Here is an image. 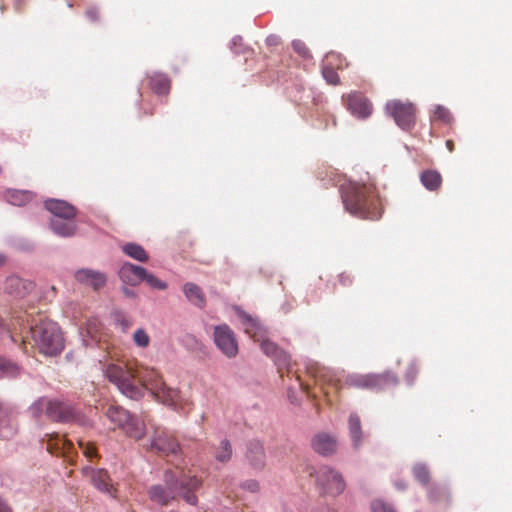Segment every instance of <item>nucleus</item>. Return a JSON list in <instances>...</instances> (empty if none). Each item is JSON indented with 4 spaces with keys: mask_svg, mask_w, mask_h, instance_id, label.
<instances>
[{
    "mask_svg": "<svg viewBox=\"0 0 512 512\" xmlns=\"http://www.w3.org/2000/svg\"><path fill=\"white\" fill-rule=\"evenodd\" d=\"M105 377L128 398L138 399L148 390L158 401L176 405L180 399L177 389L168 387L154 369L136 360H112L103 366Z\"/></svg>",
    "mask_w": 512,
    "mask_h": 512,
    "instance_id": "obj_1",
    "label": "nucleus"
},
{
    "mask_svg": "<svg viewBox=\"0 0 512 512\" xmlns=\"http://www.w3.org/2000/svg\"><path fill=\"white\" fill-rule=\"evenodd\" d=\"M202 480L194 475H187L182 469L166 470L164 483L155 484L147 490L150 501L160 506H169L178 498L190 505L198 503L196 492L201 488Z\"/></svg>",
    "mask_w": 512,
    "mask_h": 512,
    "instance_id": "obj_2",
    "label": "nucleus"
},
{
    "mask_svg": "<svg viewBox=\"0 0 512 512\" xmlns=\"http://www.w3.org/2000/svg\"><path fill=\"white\" fill-rule=\"evenodd\" d=\"M342 201L345 209L354 216L378 220L383 213L381 200L372 185L349 182L342 186Z\"/></svg>",
    "mask_w": 512,
    "mask_h": 512,
    "instance_id": "obj_3",
    "label": "nucleus"
},
{
    "mask_svg": "<svg viewBox=\"0 0 512 512\" xmlns=\"http://www.w3.org/2000/svg\"><path fill=\"white\" fill-rule=\"evenodd\" d=\"M27 334L33 341L32 346L37 347L45 355H56L64 347L62 333L57 323L42 315H39L37 322L34 319L31 320ZM21 340L26 351V343H30L28 335L21 337Z\"/></svg>",
    "mask_w": 512,
    "mask_h": 512,
    "instance_id": "obj_4",
    "label": "nucleus"
},
{
    "mask_svg": "<svg viewBox=\"0 0 512 512\" xmlns=\"http://www.w3.org/2000/svg\"><path fill=\"white\" fill-rule=\"evenodd\" d=\"M148 426L151 430L149 435L151 450L164 456H177L181 453V446L174 432L150 420H148Z\"/></svg>",
    "mask_w": 512,
    "mask_h": 512,
    "instance_id": "obj_5",
    "label": "nucleus"
},
{
    "mask_svg": "<svg viewBox=\"0 0 512 512\" xmlns=\"http://www.w3.org/2000/svg\"><path fill=\"white\" fill-rule=\"evenodd\" d=\"M385 111L402 130L411 131L414 128L417 119V108L414 103L393 99L386 103Z\"/></svg>",
    "mask_w": 512,
    "mask_h": 512,
    "instance_id": "obj_6",
    "label": "nucleus"
},
{
    "mask_svg": "<svg viewBox=\"0 0 512 512\" xmlns=\"http://www.w3.org/2000/svg\"><path fill=\"white\" fill-rule=\"evenodd\" d=\"M45 413L53 421L57 422H73L82 427H91V420L75 410L67 403L49 400L45 404Z\"/></svg>",
    "mask_w": 512,
    "mask_h": 512,
    "instance_id": "obj_7",
    "label": "nucleus"
},
{
    "mask_svg": "<svg viewBox=\"0 0 512 512\" xmlns=\"http://www.w3.org/2000/svg\"><path fill=\"white\" fill-rule=\"evenodd\" d=\"M398 378L391 372L382 374H355L350 375L345 379L347 387L369 389V390H383L390 385H396Z\"/></svg>",
    "mask_w": 512,
    "mask_h": 512,
    "instance_id": "obj_8",
    "label": "nucleus"
},
{
    "mask_svg": "<svg viewBox=\"0 0 512 512\" xmlns=\"http://www.w3.org/2000/svg\"><path fill=\"white\" fill-rule=\"evenodd\" d=\"M316 482L321 489L330 496L342 494L346 488V482L342 474L335 469L323 466L316 472Z\"/></svg>",
    "mask_w": 512,
    "mask_h": 512,
    "instance_id": "obj_9",
    "label": "nucleus"
},
{
    "mask_svg": "<svg viewBox=\"0 0 512 512\" xmlns=\"http://www.w3.org/2000/svg\"><path fill=\"white\" fill-rule=\"evenodd\" d=\"M345 108L357 119L369 118L373 111L371 101L361 92L352 91L342 96Z\"/></svg>",
    "mask_w": 512,
    "mask_h": 512,
    "instance_id": "obj_10",
    "label": "nucleus"
},
{
    "mask_svg": "<svg viewBox=\"0 0 512 512\" xmlns=\"http://www.w3.org/2000/svg\"><path fill=\"white\" fill-rule=\"evenodd\" d=\"M214 342L218 349L228 358H233L237 355V340L234 332L228 325H218L214 328Z\"/></svg>",
    "mask_w": 512,
    "mask_h": 512,
    "instance_id": "obj_11",
    "label": "nucleus"
},
{
    "mask_svg": "<svg viewBox=\"0 0 512 512\" xmlns=\"http://www.w3.org/2000/svg\"><path fill=\"white\" fill-rule=\"evenodd\" d=\"M261 349L267 356L271 357L280 368L286 367L288 375H295L296 379L300 383V387L308 393V386L301 382L300 376L297 374V371L293 369V366L290 363V356L286 352L269 340H262Z\"/></svg>",
    "mask_w": 512,
    "mask_h": 512,
    "instance_id": "obj_12",
    "label": "nucleus"
},
{
    "mask_svg": "<svg viewBox=\"0 0 512 512\" xmlns=\"http://www.w3.org/2000/svg\"><path fill=\"white\" fill-rule=\"evenodd\" d=\"M82 472L90 479L91 483L98 490L107 493L112 497H116V489L111 483V479L105 470L85 467Z\"/></svg>",
    "mask_w": 512,
    "mask_h": 512,
    "instance_id": "obj_13",
    "label": "nucleus"
},
{
    "mask_svg": "<svg viewBox=\"0 0 512 512\" xmlns=\"http://www.w3.org/2000/svg\"><path fill=\"white\" fill-rule=\"evenodd\" d=\"M47 450L56 456H63L71 461V451L73 450V443L67 440L64 436L54 433L46 434Z\"/></svg>",
    "mask_w": 512,
    "mask_h": 512,
    "instance_id": "obj_14",
    "label": "nucleus"
},
{
    "mask_svg": "<svg viewBox=\"0 0 512 512\" xmlns=\"http://www.w3.org/2000/svg\"><path fill=\"white\" fill-rule=\"evenodd\" d=\"M45 208L57 217L56 219L73 220L77 214L76 208L64 200L49 199L45 201Z\"/></svg>",
    "mask_w": 512,
    "mask_h": 512,
    "instance_id": "obj_15",
    "label": "nucleus"
},
{
    "mask_svg": "<svg viewBox=\"0 0 512 512\" xmlns=\"http://www.w3.org/2000/svg\"><path fill=\"white\" fill-rule=\"evenodd\" d=\"M77 282L98 290L106 284L105 274L92 269H79L74 275Z\"/></svg>",
    "mask_w": 512,
    "mask_h": 512,
    "instance_id": "obj_16",
    "label": "nucleus"
},
{
    "mask_svg": "<svg viewBox=\"0 0 512 512\" xmlns=\"http://www.w3.org/2000/svg\"><path fill=\"white\" fill-rule=\"evenodd\" d=\"M146 276V269L141 266L125 262L119 269V277L129 285L135 286L143 281Z\"/></svg>",
    "mask_w": 512,
    "mask_h": 512,
    "instance_id": "obj_17",
    "label": "nucleus"
},
{
    "mask_svg": "<svg viewBox=\"0 0 512 512\" xmlns=\"http://www.w3.org/2000/svg\"><path fill=\"white\" fill-rule=\"evenodd\" d=\"M246 460L254 469L261 470L264 468L266 455L262 443L257 440H252L248 443Z\"/></svg>",
    "mask_w": 512,
    "mask_h": 512,
    "instance_id": "obj_18",
    "label": "nucleus"
},
{
    "mask_svg": "<svg viewBox=\"0 0 512 512\" xmlns=\"http://www.w3.org/2000/svg\"><path fill=\"white\" fill-rule=\"evenodd\" d=\"M311 445L315 452L323 456L332 455L337 449L336 439L327 433H319L315 435L312 439Z\"/></svg>",
    "mask_w": 512,
    "mask_h": 512,
    "instance_id": "obj_19",
    "label": "nucleus"
},
{
    "mask_svg": "<svg viewBox=\"0 0 512 512\" xmlns=\"http://www.w3.org/2000/svg\"><path fill=\"white\" fill-rule=\"evenodd\" d=\"M102 324L96 317H91L81 327V335L86 345L100 340Z\"/></svg>",
    "mask_w": 512,
    "mask_h": 512,
    "instance_id": "obj_20",
    "label": "nucleus"
},
{
    "mask_svg": "<svg viewBox=\"0 0 512 512\" xmlns=\"http://www.w3.org/2000/svg\"><path fill=\"white\" fill-rule=\"evenodd\" d=\"M123 430L127 436L135 440H140L146 433L150 435L151 432V430H149L148 422L146 423L144 420L132 415L130 416L129 421L125 424Z\"/></svg>",
    "mask_w": 512,
    "mask_h": 512,
    "instance_id": "obj_21",
    "label": "nucleus"
},
{
    "mask_svg": "<svg viewBox=\"0 0 512 512\" xmlns=\"http://www.w3.org/2000/svg\"><path fill=\"white\" fill-rule=\"evenodd\" d=\"M32 288V283L17 276H9L5 281V291L14 296H23Z\"/></svg>",
    "mask_w": 512,
    "mask_h": 512,
    "instance_id": "obj_22",
    "label": "nucleus"
},
{
    "mask_svg": "<svg viewBox=\"0 0 512 512\" xmlns=\"http://www.w3.org/2000/svg\"><path fill=\"white\" fill-rule=\"evenodd\" d=\"M105 415L117 427L123 429L127 421H129L131 414L124 408L116 405H110Z\"/></svg>",
    "mask_w": 512,
    "mask_h": 512,
    "instance_id": "obj_23",
    "label": "nucleus"
},
{
    "mask_svg": "<svg viewBox=\"0 0 512 512\" xmlns=\"http://www.w3.org/2000/svg\"><path fill=\"white\" fill-rule=\"evenodd\" d=\"M149 85L152 91L158 95H166L171 88L170 79L162 73H155L149 77Z\"/></svg>",
    "mask_w": 512,
    "mask_h": 512,
    "instance_id": "obj_24",
    "label": "nucleus"
},
{
    "mask_svg": "<svg viewBox=\"0 0 512 512\" xmlns=\"http://www.w3.org/2000/svg\"><path fill=\"white\" fill-rule=\"evenodd\" d=\"M186 298L195 306L203 308L206 304L205 295L202 289L194 283H186L183 287Z\"/></svg>",
    "mask_w": 512,
    "mask_h": 512,
    "instance_id": "obj_25",
    "label": "nucleus"
},
{
    "mask_svg": "<svg viewBox=\"0 0 512 512\" xmlns=\"http://www.w3.org/2000/svg\"><path fill=\"white\" fill-rule=\"evenodd\" d=\"M6 200L15 206H23L33 199V194L25 190L9 189L5 192Z\"/></svg>",
    "mask_w": 512,
    "mask_h": 512,
    "instance_id": "obj_26",
    "label": "nucleus"
},
{
    "mask_svg": "<svg viewBox=\"0 0 512 512\" xmlns=\"http://www.w3.org/2000/svg\"><path fill=\"white\" fill-rule=\"evenodd\" d=\"M51 228L54 233L62 237L72 236L76 232V225L71 220L53 219L51 220Z\"/></svg>",
    "mask_w": 512,
    "mask_h": 512,
    "instance_id": "obj_27",
    "label": "nucleus"
},
{
    "mask_svg": "<svg viewBox=\"0 0 512 512\" xmlns=\"http://www.w3.org/2000/svg\"><path fill=\"white\" fill-rule=\"evenodd\" d=\"M421 182L430 191H436L442 184V176L436 170H426L421 174Z\"/></svg>",
    "mask_w": 512,
    "mask_h": 512,
    "instance_id": "obj_28",
    "label": "nucleus"
},
{
    "mask_svg": "<svg viewBox=\"0 0 512 512\" xmlns=\"http://www.w3.org/2000/svg\"><path fill=\"white\" fill-rule=\"evenodd\" d=\"M16 420L12 413L0 417V437L9 439L16 434Z\"/></svg>",
    "mask_w": 512,
    "mask_h": 512,
    "instance_id": "obj_29",
    "label": "nucleus"
},
{
    "mask_svg": "<svg viewBox=\"0 0 512 512\" xmlns=\"http://www.w3.org/2000/svg\"><path fill=\"white\" fill-rule=\"evenodd\" d=\"M123 253L127 256L139 261V262H147L149 260V255L145 251V249L136 243H126L121 247Z\"/></svg>",
    "mask_w": 512,
    "mask_h": 512,
    "instance_id": "obj_30",
    "label": "nucleus"
},
{
    "mask_svg": "<svg viewBox=\"0 0 512 512\" xmlns=\"http://www.w3.org/2000/svg\"><path fill=\"white\" fill-rule=\"evenodd\" d=\"M349 432L354 447H359L362 441L361 421L358 415L351 414L349 417Z\"/></svg>",
    "mask_w": 512,
    "mask_h": 512,
    "instance_id": "obj_31",
    "label": "nucleus"
},
{
    "mask_svg": "<svg viewBox=\"0 0 512 512\" xmlns=\"http://www.w3.org/2000/svg\"><path fill=\"white\" fill-rule=\"evenodd\" d=\"M232 457V447L228 440H222L215 451L217 461L225 463Z\"/></svg>",
    "mask_w": 512,
    "mask_h": 512,
    "instance_id": "obj_32",
    "label": "nucleus"
},
{
    "mask_svg": "<svg viewBox=\"0 0 512 512\" xmlns=\"http://www.w3.org/2000/svg\"><path fill=\"white\" fill-rule=\"evenodd\" d=\"M244 326L245 332L249 334L251 337L257 340H259V338L262 337V328L256 320L247 316L244 318Z\"/></svg>",
    "mask_w": 512,
    "mask_h": 512,
    "instance_id": "obj_33",
    "label": "nucleus"
},
{
    "mask_svg": "<svg viewBox=\"0 0 512 512\" xmlns=\"http://www.w3.org/2000/svg\"><path fill=\"white\" fill-rule=\"evenodd\" d=\"M19 374V367L8 360L0 357V376L1 377H15Z\"/></svg>",
    "mask_w": 512,
    "mask_h": 512,
    "instance_id": "obj_34",
    "label": "nucleus"
},
{
    "mask_svg": "<svg viewBox=\"0 0 512 512\" xmlns=\"http://www.w3.org/2000/svg\"><path fill=\"white\" fill-rule=\"evenodd\" d=\"M413 475L422 485H427L430 481V472L424 464H416L413 467Z\"/></svg>",
    "mask_w": 512,
    "mask_h": 512,
    "instance_id": "obj_35",
    "label": "nucleus"
},
{
    "mask_svg": "<svg viewBox=\"0 0 512 512\" xmlns=\"http://www.w3.org/2000/svg\"><path fill=\"white\" fill-rule=\"evenodd\" d=\"M322 75L326 82L330 85H338L340 83V77L336 70L330 65H324L322 68Z\"/></svg>",
    "mask_w": 512,
    "mask_h": 512,
    "instance_id": "obj_36",
    "label": "nucleus"
},
{
    "mask_svg": "<svg viewBox=\"0 0 512 512\" xmlns=\"http://www.w3.org/2000/svg\"><path fill=\"white\" fill-rule=\"evenodd\" d=\"M78 445L82 450L83 454L85 455V457H87L89 460L98 457L97 449L94 443L86 442L80 439L78 440Z\"/></svg>",
    "mask_w": 512,
    "mask_h": 512,
    "instance_id": "obj_37",
    "label": "nucleus"
},
{
    "mask_svg": "<svg viewBox=\"0 0 512 512\" xmlns=\"http://www.w3.org/2000/svg\"><path fill=\"white\" fill-rule=\"evenodd\" d=\"M151 288L157 290H165L167 288V283L157 278L155 275L148 273L146 271V276L143 278Z\"/></svg>",
    "mask_w": 512,
    "mask_h": 512,
    "instance_id": "obj_38",
    "label": "nucleus"
},
{
    "mask_svg": "<svg viewBox=\"0 0 512 512\" xmlns=\"http://www.w3.org/2000/svg\"><path fill=\"white\" fill-rule=\"evenodd\" d=\"M133 340L139 347L145 348L150 343V337L144 329H137L133 334Z\"/></svg>",
    "mask_w": 512,
    "mask_h": 512,
    "instance_id": "obj_39",
    "label": "nucleus"
},
{
    "mask_svg": "<svg viewBox=\"0 0 512 512\" xmlns=\"http://www.w3.org/2000/svg\"><path fill=\"white\" fill-rule=\"evenodd\" d=\"M293 50L302 58L308 59L311 57L310 51L306 44L301 40H294L292 42Z\"/></svg>",
    "mask_w": 512,
    "mask_h": 512,
    "instance_id": "obj_40",
    "label": "nucleus"
},
{
    "mask_svg": "<svg viewBox=\"0 0 512 512\" xmlns=\"http://www.w3.org/2000/svg\"><path fill=\"white\" fill-rule=\"evenodd\" d=\"M434 118L445 123H450L452 120V116L450 111L444 106H436L434 110Z\"/></svg>",
    "mask_w": 512,
    "mask_h": 512,
    "instance_id": "obj_41",
    "label": "nucleus"
},
{
    "mask_svg": "<svg viewBox=\"0 0 512 512\" xmlns=\"http://www.w3.org/2000/svg\"><path fill=\"white\" fill-rule=\"evenodd\" d=\"M419 373V368L416 363L411 362L405 372V378L408 383L412 384Z\"/></svg>",
    "mask_w": 512,
    "mask_h": 512,
    "instance_id": "obj_42",
    "label": "nucleus"
},
{
    "mask_svg": "<svg viewBox=\"0 0 512 512\" xmlns=\"http://www.w3.org/2000/svg\"><path fill=\"white\" fill-rule=\"evenodd\" d=\"M371 508L373 512H395L390 505L380 500L374 501Z\"/></svg>",
    "mask_w": 512,
    "mask_h": 512,
    "instance_id": "obj_43",
    "label": "nucleus"
},
{
    "mask_svg": "<svg viewBox=\"0 0 512 512\" xmlns=\"http://www.w3.org/2000/svg\"><path fill=\"white\" fill-rule=\"evenodd\" d=\"M340 389L339 381L333 380L332 378L328 379V387L323 388L324 393L329 396L332 392L336 393Z\"/></svg>",
    "mask_w": 512,
    "mask_h": 512,
    "instance_id": "obj_44",
    "label": "nucleus"
},
{
    "mask_svg": "<svg viewBox=\"0 0 512 512\" xmlns=\"http://www.w3.org/2000/svg\"><path fill=\"white\" fill-rule=\"evenodd\" d=\"M338 281L342 286H349L352 283V278L347 273H340L338 275Z\"/></svg>",
    "mask_w": 512,
    "mask_h": 512,
    "instance_id": "obj_45",
    "label": "nucleus"
},
{
    "mask_svg": "<svg viewBox=\"0 0 512 512\" xmlns=\"http://www.w3.org/2000/svg\"><path fill=\"white\" fill-rule=\"evenodd\" d=\"M243 487L251 492H256L259 489V484L255 480H248L244 482Z\"/></svg>",
    "mask_w": 512,
    "mask_h": 512,
    "instance_id": "obj_46",
    "label": "nucleus"
},
{
    "mask_svg": "<svg viewBox=\"0 0 512 512\" xmlns=\"http://www.w3.org/2000/svg\"><path fill=\"white\" fill-rule=\"evenodd\" d=\"M0 512H12L11 507L0 497Z\"/></svg>",
    "mask_w": 512,
    "mask_h": 512,
    "instance_id": "obj_47",
    "label": "nucleus"
},
{
    "mask_svg": "<svg viewBox=\"0 0 512 512\" xmlns=\"http://www.w3.org/2000/svg\"><path fill=\"white\" fill-rule=\"evenodd\" d=\"M446 147H447L449 152H453L454 149H455L454 142L452 140H447L446 141Z\"/></svg>",
    "mask_w": 512,
    "mask_h": 512,
    "instance_id": "obj_48",
    "label": "nucleus"
},
{
    "mask_svg": "<svg viewBox=\"0 0 512 512\" xmlns=\"http://www.w3.org/2000/svg\"><path fill=\"white\" fill-rule=\"evenodd\" d=\"M87 16L91 19V20H96L97 19V12L94 11V10H89L87 11Z\"/></svg>",
    "mask_w": 512,
    "mask_h": 512,
    "instance_id": "obj_49",
    "label": "nucleus"
},
{
    "mask_svg": "<svg viewBox=\"0 0 512 512\" xmlns=\"http://www.w3.org/2000/svg\"><path fill=\"white\" fill-rule=\"evenodd\" d=\"M4 262H5V258L2 255H0V266H2L4 264Z\"/></svg>",
    "mask_w": 512,
    "mask_h": 512,
    "instance_id": "obj_50",
    "label": "nucleus"
},
{
    "mask_svg": "<svg viewBox=\"0 0 512 512\" xmlns=\"http://www.w3.org/2000/svg\"><path fill=\"white\" fill-rule=\"evenodd\" d=\"M429 498L434 500V496H433V491L432 490L429 491Z\"/></svg>",
    "mask_w": 512,
    "mask_h": 512,
    "instance_id": "obj_51",
    "label": "nucleus"
},
{
    "mask_svg": "<svg viewBox=\"0 0 512 512\" xmlns=\"http://www.w3.org/2000/svg\"><path fill=\"white\" fill-rule=\"evenodd\" d=\"M308 373H311L314 377H317V375L310 368H308Z\"/></svg>",
    "mask_w": 512,
    "mask_h": 512,
    "instance_id": "obj_52",
    "label": "nucleus"
},
{
    "mask_svg": "<svg viewBox=\"0 0 512 512\" xmlns=\"http://www.w3.org/2000/svg\"><path fill=\"white\" fill-rule=\"evenodd\" d=\"M11 339H12V341H14V342H16V341H17L13 336H11Z\"/></svg>",
    "mask_w": 512,
    "mask_h": 512,
    "instance_id": "obj_53",
    "label": "nucleus"
}]
</instances>
